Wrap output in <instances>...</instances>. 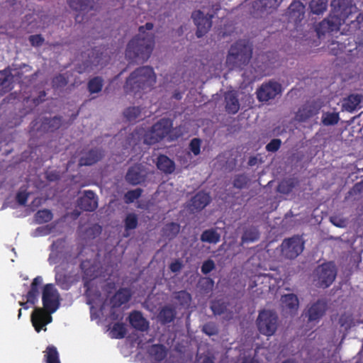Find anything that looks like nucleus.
I'll return each instance as SVG.
<instances>
[{"label": "nucleus", "mask_w": 363, "mask_h": 363, "mask_svg": "<svg viewBox=\"0 0 363 363\" xmlns=\"http://www.w3.org/2000/svg\"><path fill=\"white\" fill-rule=\"evenodd\" d=\"M43 308H35L30 315V321L35 330L40 333L46 331V325L52 322L51 314L60 306V294L52 284L43 286L42 292Z\"/></svg>", "instance_id": "1"}, {"label": "nucleus", "mask_w": 363, "mask_h": 363, "mask_svg": "<svg viewBox=\"0 0 363 363\" xmlns=\"http://www.w3.org/2000/svg\"><path fill=\"white\" fill-rule=\"evenodd\" d=\"M331 7L329 17L316 26L315 31L319 38L326 33L339 30L340 26L346 23L357 9L352 4L351 0H332Z\"/></svg>", "instance_id": "2"}, {"label": "nucleus", "mask_w": 363, "mask_h": 363, "mask_svg": "<svg viewBox=\"0 0 363 363\" xmlns=\"http://www.w3.org/2000/svg\"><path fill=\"white\" fill-rule=\"evenodd\" d=\"M152 23L147 22L139 27V34L132 38L127 45L125 57L131 61L147 60L155 45V36L146 30H152Z\"/></svg>", "instance_id": "3"}, {"label": "nucleus", "mask_w": 363, "mask_h": 363, "mask_svg": "<svg viewBox=\"0 0 363 363\" xmlns=\"http://www.w3.org/2000/svg\"><path fill=\"white\" fill-rule=\"evenodd\" d=\"M156 82V75L153 69L149 66L137 68L127 78L124 85L127 94H140L146 89H150Z\"/></svg>", "instance_id": "4"}, {"label": "nucleus", "mask_w": 363, "mask_h": 363, "mask_svg": "<svg viewBox=\"0 0 363 363\" xmlns=\"http://www.w3.org/2000/svg\"><path fill=\"white\" fill-rule=\"evenodd\" d=\"M252 45L247 40L240 39L231 45L226 57V65L230 69H242L248 65L252 56Z\"/></svg>", "instance_id": "5"}, {"label": "nucleus", "mask_w": 363, "mask_h": 363, "mask_svg": "<svg viewBox=\"0 0 363 363\" xmlns=\"http://www.w3.org/2000/svg\"><path fill=\"white\" fill-rule=\"evenodd\" d=\"M172 125L173 123L170 119L161 118L145 131L143 135L144 143L150 145L160 142L169 135Z\"/></svg>", "instance_id": "6"}, {"label": "nucleus", "mask_w": 363, "mask_h": 363, "mask_svg": "<svg viewBox=\"0 0 363 363\" xmlns=\"http://www.w3.org/2000/svg\"><path fill=\"white\" fill-rule=\"evenodd\" d=\"M278 319V315L272 311H260L257 319L258 330L264 335H273L277 330Z\"/></svg>", "instance_id": "7"}, {"label": "nucleus", "mask_w": 363, "mask_h": 363, "mask_svg": "<svg viewBox=\"0 0 363 363\" xmlns=\"http://www.w3.org/2000/svg\"><path fill=\"white\" fill-rule=\"evenodd\" d=\"M328 309V305L326 300L320 298L308 304L302 315L308 324L315 325L325 316Z\"/></svg>", "instance_id": "8"}, {"label": "nucleus", "mask_w": 363, "mask_h": 363, "mask_svg": "<svg viewBox=\"0 0 363 363\" xmlns=\"http://www.w3.org/2000/svg\"><path fill=\"white\" fill-rule=\"evenodd\" d=\"M316 285L325 289L329 287L335 281L337 276V269L333 262L324 263L316 269Z\"/></svg>", "instance_id": "9"}, {"label": "nucleus", "mask_w": 363, "mask_h": 363, "mask_svg": "<svg viewBox=\"0 0 363 363\" xmlns=\"http://www.w3.org/2000/svg\"><path fill=\"white\" fill-rule=\"evenodd\" d=\"M304 248V243L299 236L285 239L281 243L282 254L288 259H293L300 255Z\"/></svg>", "instance_id": "10"}, {"label": "nucleus", "mask_w": 363, "mask_h": 363, "mask_svg": "<svg viewBox=\"0 0 363 363\" xmlns=\"http://www.w3.org/2000/svg\"><path fill=\"white\" fill-rule=\"evenodd\" d=\"M38 122L34 120L31 123L30 132L36 130L37 132L40 133H53L58 130L62 124V116H54L52 118L44 117L40 120V124L37 127Z\"/></svg>", "instance_id": "11"}, {"label": "nucleus", "mask_w": 363, "mask_h": 363, "mask_svg": "<svg viewBox=\"0 0 363 363\" xmlns=\"http://www.w3.org/2000/svg\"><path fill=\"white\" fill-rule=\"evenodd\" d=\"M281 93V85L274 81L262 84L257 90V98L260 102H267Z\"/></svg>", "instance_id": "12"}, {"label": "nucleus", "mask_w": 363, "mask_h": 363, "mask_svg": "<svg viewBox=\"0 0 363 363\" xmlns=\"http://www.w3.org/2000/svg\"><path fill=\"white\" fill-rule=\"evenodd\" d=\"M213 14H207L206 16L200 11H194L191 14V18L196 26V35L198 38L203 37L208 33L212 26Z\"/></svg>", "instance_id": "13"}, {"label": "nucleus", "mask_w": 363, "mask_h": 363, "mask_svg": "<svg viewBox=\"0 0 363 363\" xmlns=\"http://www.w3.org/2000/svg\"><path fill=\"white\" fill-rule=\"evenodd\" d=\"M77 206L84 211H94L98 207V199L91 190L85 191L84 195L77 199Z\"/></svg>", "instance_id": "14"}, {"label": "nucleus", "mask_w": 363, "mask_h": 363, "mask_svg": "<svg viewBox=\"0 0 363 363\" xmlns=\"http://www.w3.org/2000/svg\"><path fill=\"white\" fill-rule=\"evenodd\" d=\"M128 322L132 328L140 332H146L150 328L149 321L143 316L142 312L133 311L128 317Z\"/></svg>", "instance_id": "15"}, {"label": "nucleus", "mask_w": 363, "mask_h": 363, "mask_svg": "<svg viewBox=\"0 0 363 363\" xmlns=\"http://www.w3.org/2000/svg\"><path fill=\"white\" fill-rule=\"evenodd\" d=\"M103 157L104 151L102 149L91 148L79 158V165L81 167L93 165L100 161Z\"/></svg>", "instance_id": "16"}, {"label": "nucleus", "mask_w": 363, "mask_h": 363, "mask_svg": "<svg viewBox=\"0 0 363 363\" xmlns=\"http://www.w3.org/2000/svg\"><path fill=\"white\" fill-rule=\"evenodd\" d=\"M281 307L284 312L290 315H295L299 306V301L296 295L288 294L281 296Z\"/></svg>", "instance_id": "17"}, {"label": "nucleus", "mask_w": 363, "mask_h": 363, "mask_svg": "<svg viewBox=\"0 0 363 363\" xmlns=\"http://www.w3.org/2000/svg\"><path fill=\"white\" fill-rule=\"evenodd\" d=\"M126 182L131 185H138L145 181V175L143 174V167L141 164H135L130 167L126 174Z\"/></svg>", "instance_id": "18"}, {"label": "nucleus", "mask_w": 363, "mask_h": 363, "mask_svg": "<svg viewBox=\"0 0 363 363\" xmlns=\"http://www.w3.org/2000/svg\"><path fill=\"white\" fill-rule=\"evenodd\" d=\"M211 201L209 194L200 191L191 198L190 208L191 211H201L209 204Z\"/></svg>", "instance_id": "19"}, {"label": "nucleus", "mask_w": 363, "mask_h": 363, "mask_svg": "<svg viewBox=\"0 0 363 363\" xmlns=\"http://www.w3.org/2000/svg\"><path fill=\"white\" fill-rule=\"evenodd\" d=\"M305 6L299 1H294L287 9V14L290 20L295 23L300 22L304 16Z\"/></svg>", "instance_id": "20"}, {"label": "nucleus", "mask_w": 363, "mask_h": 363, "mask_svg": "<svg viewBox=\"0 0 363 363\" xmlns=\"http://www.w3.org/2000/svg\"><path fill=\"white\" fill-rule=\"evenodd\" d=\"M98 0H67L69 6L76 11L88 12L96 9Z\"/></svg>", "instance_id": "21"}, {"label": "nucleus", "mask_w": 363, "mask_h": 363, "mask_svg": "<svg viewBox=\"0 0 363 363\" xmlns=\"http://www.w3.org/2000/svg\"><path fill=\"white\" fill-rule=\"evenodd\" d=\"M130 290L128 288H121L111 298V303L113 308L121 307L128 303L131 298Z\"/></svg>", "instance_id": "22"}, {"label": "nucleus", "mask_w": 363, "mask_h": 363, "mask_svg": "<svg viewBox=\"0 0 363 363\" xmlns=\"http://www.w3.org/2000/svg\"><path fill=\"white\" fill-rule=\"evenodd\" d=\"M283 0H257L254 3V8L260 12L271 13L276 11Z\"/></svg>", "instance_id": "23"}, {"label": "nucleus", "mask_w": 363, "mask_h": 363, "mask_svg": "<svg viewBox=\"0 0 363 363\" xmlns=\"http://www.w3.org/2000/svg\"><path fill=\"white\" fill-rule=\"evenodd\" d=\"M42 284V277L38 276L33 279L30 289L26 294L28 302H30V304L35 305L37 303Z\"/></svg>", "instance_id": "24"}, {"label": "nucleus", "mask_w": 363, "mask_h": 363, "mask_svg": "<svg viewBox=\"0 0 363 363\" xmlns=\"http://www.w3.org/2000/svg\"><path fill=\"white\" fill-rule=\"evenodd\" d=\"M13 76L9 69L0 71V92H9L13 89Z\"/></svg>", "instance_id": "25"}, {"label": "nucleus", "mask_w": 363, "mask_h": 363, "mask_svg": "<svg viewBox=\"0 0 363 363\" xmlns=\"http://www.w3.org/2000/svg\"><path fill=\"white\" fill-rule=\"evenodd\" d=\"M363 99L361 94H350L343 100L342 108L347 111L352 112L354 110L360 108V103Z\"/></svg>", "instance_id": "26"}, {"label": "nucleus", "mask_w": 363, "mask_h": 363, "mask_svg": "<svg viewBox=\"0 0 363 363\" xmlns=\"http://www.w3.org/2000/svg\"><path fill=\"white\" fill-rule=\"evenodd\" d=\"M157 167L165 174H172L175 170V164L167 155H160L157 157Z\"/></svg>", "instance_id": "27"}, {"label": "nucleus", "mask_w": 363, "mask_h": 363, "mask_svg": "<svg viewBox=\"0 0 363 363\" xmlns=\"http://www.w3.org/2000/svg\"><path fill=\"white\" fill-rule=\"evenodd\" d=\"M225 110L228 113L235 114L240 109V104L236 94L229 91L225 94Z\"/></svg>", "instance_id": "28"}, {"label": "nucleus", "mask_w": 363, "mask_h": 363, "mask_svg": "<svg viewBox=\"0 0 363 363\" xmlns=\"http://www.w3.org/2000/svg\"><path fill=\"white\" fill-rule=\"evenodd\" d=\"M89 261H82L80 264V267L83 271L84 276L83 280L84 281V287L88 286V281L96 279L98 277V273L96 270V267L94 265L89 266Z\"/></svg>", "instance_id": "29"}, {"label": "nucleus", "mask_w": 363, "mask_h": 363, "mask_svg": "<svg viewBox=\"0 0 363 363\" xmlns=\"http://www.w3.org/2000/svg\"><path fill=\"white\" fill-rule=\"evenodd\" d=\"M317 113L312 105L306 104L298 109L296 114V118L299 122H306Z\"/></svg>", "instance_id": "30"}, {"label": "nucleus", "mask_w": 363, "mask_h": 363, "mask_svg": "<svg viewBox=\"0 0 363 363\" xmlns=\"http://www.w3.org/2000/svg\"><path fill=\"white\" fill-rule=\"evenodd\" d=\"M43 360L45 363H61L60 354L55 345H48L45 350L43 351Z\"/></svg>", "instance_id": "31"}, {"label": "nucleus", "mask_w": 363, "mask_h": 363, "mask_svg": "<svg viewBox=\"0 0 363 363\" xmlns=\"http://www.w3.org/2000/svg\"><path fill=\"white\" fill-rule=\"evenodd\" d=\"M298 184V181L295 178L283 179L277 186V191L283 194H289Z\"/></svg>", "instance_id": "32"}, {"label": "nucleus", "mask_w": 363, "mask_h": 363, "mask_svg": "<svg viewBox=\"0 0 363 363\" xmlns=\"http://www.w3.org/2000/svg\"><path fill=\"white\" fill-rule=\"evenodd\" d=\"M138 225V216L134 213H128L124 219L125 233L123 237L128 238L130 235L129 231L135 229Z\"/></svg>", "instance_id": "33"}, {"label": "nucleus", "mask_w": 363, "mask_h": 363, "mask_svg": "<svg viewBox=\"0 0 363 363\" xmlns=\"http://www.w3.org/2000/svg\"><path fill=\"white\" fill-rule=\"evenodd\" d=\"M176 316V311L169 306H164L159 313V318L162 324L172 322Z\"/></svg>", "instance_id": "34"}, {"label": "nucleus", "mask_w": 363, "mask_h": 363, "mask_svg": "<svg viewBox=\"0 0 363 363\" xmlns=\"http://www.w3.org/2000/svg\"><path fill=\"white\" fill-rule=\"evenodd\" d=\"M201 240L204 242L216 244L220 240V235L214 228L205 230L201 235Z\"/></svg>", "instance_id": "35"}, {"label": "nucleus", "mask_w": 363, "mask_h": 363, "mask_svg": "<svg viewBox=\"0 0 363 363\" xmlns=\"http://www.w3.org/2000/svg\"><path fill=\"white\" fill-rule=\"evenodd\" d=\"M259 238V232L257 228L250 226L244 230L243 234L241 238L242 243L253 242L258 240Z\"/></svg>", "instance_id": "36"}, {"label": "nucleus", "mask_w": 363, "mask_h": 363, "mask_svg": "<svg viewBox=\"0 0 363 363\" xmlns=\"http://www.w3.org/2000/svg\"><path fill=\"white\" fill-rule=\"evenodd\" d=\"M180 230V225L179 224L171 222L169 223H167L163 228H162V235L169 240H172L174 238Z\"/></svg>", "instance_id": "37"}, {"label": "nucleus", "mask_w": 363, "mask_h": 363, "mask_svg": "<svg viewBox=\"0 0 363 363\" xmlns=\"http://www.w3.org/2000/svg\"><path fill=\"white\" fill-rule=\"evenodd\" d=\"M104 86V79L101 77H94L91 78L87 84V89L90 94L99 93Z\"/></svg>", "instance_id": "38"}, {"label": "nucleus", "mask_w": 363, "mask_h": 363, "mask_svg": "<svg viewBox=\"0 0 363 363\" xmlns=\"http://www.w3.org/2000/svg\"><path fill=\"white\" fill-rule=\"evenodd\" d=\"M149 353L150 355L153 356L157 361L163 360L167 355L165 347L160 344L152 345L149 350Z\"/></svg>", "instance_id": "39"}, {"label": "nucleus", "mask_w": 363, "mask_h": 363, "mask_svg": "<svg viewBox=\"0 0 363 363\" xmlns=\"http://www.w3.org/2000/svg\"><path fill=\"white\" fill-rule=\"evenodd\" d=\"M52 218V213L48 209L39 210L34 216L35 220L38 224L50 222Z\"/></svg>", "instance_id": "40"}, {"label": "nucleus", "mask_w": 363, "mask_h": 363, "mask_svg": "<svg viewBox=\"0 0 363 363\" xmlns=\"http://www.w3.org/2000/svg\"><path fill=\"white\" fill-rule=\"evenodd\" d=\"M141 108L139 106L128 107L123 111V116L128 122H135L140 117Z\"/></svg>", "instance_id": "41"}, {"label": "nucleus", "mask_w": 363, "mask_h": 363, "mask_svg": "<svg viewBox=\"0 0 363 363\" xmlns=\"http://www.w3.org/2000/svg\"><path fill=\"white\" fill-rule=\"evenodd\" d=\"M311 12L315 14L323 13L327 9V0H311L310 2Z\"/></svg>", "instance_id": "42"}, {"label": "nucleus", "mask_w": 363, "mask_h": 363, "mask_svg": "<svg viewBox=\"0 0 363 363\" xmlns=\"http://www.w3.org/2000/svg\"><path fill=\"white\" fill-rule=\"evenodd\" d=\"M340 121L339 113L336 112H328L323 115L322 123L325 125H336Z\"/></svg>", "instance_id": "43"}, {"label": "nucleus", "mask_w": 363, "mask_h": 363, "mask_svg": "<svg viewBox=\"0 0 363 363\" xmlns=\"http://www.w3.org/2000/svg\"><path fill=\"white\" fill-rule=\"evenodd\" d=\"M111 333H113V337L116 339L123 338L127 333L125 324L123 323H116L113 325Z\"/></svg>", "instance_id": "44"}, {"label": "nucleus", "mask_w": 363, "mask_h": 363, "mask_svg": "<svg viewBox=\"0 0 363 363\" xmlns=\"http://www.w3.org/2000/svg\"><path fill=\"white\" fill-rule=\"evenodd\" d=\"M142 193L143 189L140 188L128 191L124 195L125 203L128 204L133 203L136 199L141 196Z\"/></svg>", "instance_id": "45"}, {"label": "nucleus", "mask_w": 363, "mask_h": 363, "mask_svg": "<svg viewBox=\"0 0 363 363\" xmlns=\"http://www.w3.org/2000/svg\"><path fill=\"white\" fill-rule=\"evenodd\" d=\"M68 84V79L62 74H59L52 79V86L54 89H62Z\"/></svg>", "instance_id": "46"}, {"label": "nucleus", "mask_w": 363, "mask_h": 363, "mask_svg": "<svg viewBox=\"0 0 363 363\" xmlns=\"http://www.w3.org/2000/svg\"><path fill=\"white\" fill-rule=\"evenodd\" d=\"M345 48V43L339 41H333L329 45V52L331 55L337 56L344 52Z\"/></svg>", "instance_id": "47"}, {"label": "nucleus", "mask_w": 363, "mask_h": 363, "mask_svg": "<svg viewBox=\"0 0 363 363\" xmlns=\"http://www.w3.org/2000/svg\"><path fill=\"white\" fill-rule=\"evenodd\" d=\"M211 309L214 315L223 314L227 310L226 304L221 301H213L211 304Z\"/></svg>", "instance_id": "48"}, {"label": "nucleus", "mask_w": 363, "mask_h": 363, "mask_svg": "<svg viewBox=\"0 0 363 363\" xmlns=\"http://www.w3.org/2000/svg\"><path fill=\"white\" fill-rule=\"evenodd\" d=\"M249 182L248 177L245 174H238L233 180V186L235 188L242 189L245 188Z\"/></svg>", "instance_id": "49"}, {"label": "nucleus", "mask_w": 363, "mask_h": 363, "mask_svg": "<svg viewBox=\"0 0 363 363\" xmlns=\"http://www.w3.org/2000/svg\"><path fill=\"white\" fill-rule=\"evenodd\" d=\"M175 298L182 306L189 305L191 300V294L186 291H180L177 293Z\"/></svg>", "instance_id": "50"}, {"label": "nucleus", "mask_w": 363, "mask_h": 363, "mask_svg": "<svg viewBox=\"0 0 363 363\" xmlns=\"http://www.w3.org/2000/svg\"><path fill=\"white\" fill-rule=\"evenodd\" d=\"M201 140L198 138H194L191 140L189 145V148L190 152H192L194 156H197L201 153Z\"/></svg>", "instance_id": "51"}, {"label": "nucleus", "mask_w": 363, "mask_h": 363, "mask_svg": "<svg viewBox=\"0 0 363 363\" xmlns=\"http://www.w3.org/2000/svg\"><path fill=\"white\" fill-rule=\"evenodd\" d=\"M215 268L216 264L214 261L211 259H208L203 262L201 267V271L203 274H208Z\"/></svg>", "instance_id": "52"}, {"label": "nucleus", "mask_w": 363, "mask_h": 363, "mask_svg": "<svg viewBox=\"0 0 363 363\" xmlns=\"http://www.w3.org/2000/svg\"><path fill=\"white\" fill-rule=\"evenodd\" d=\"M281 140L280 139H272L267 145L266 150L268 152H275L281 147Z\"/></svg>", "instance_id": "53"}, {"label": "nucleus", "mask_w": 363, "mask_h": 363, "mask_svg": "<svg viewBox=\"0 0 363 363\" xmlns=\"http://www.w3.org/2000/svg\"><path fill=\"white\" fill-rule=\"evenodd\" d=\"M202 331L208 336L215 335L218 333V329L213 323H208L203 326Z\"/></svg>", "instance_id": "54"}, {"label": "nucleus", "mask_w": 363, "mask_h": 363, "mask_svg": "<svg viewBox=\"0 0 363 363\" xmlns=\"http://www.w3.org/2000/svg\"><path fill=\"white\" fill-rule=\"evenodd\" d=\"M29 196V193L26 191H20L17 193L16 199L18 204L21 206H26L28 199Z\"/></svg>", "instance_id": "55"}, {"label": "nucleus", "mask_w": 363, "mask_h": 363, "mask_svg": "<svg viewBox=\"0 0 363 363\" xmlns=\"http://www.w3.org/2000/svg\"><path fill=\"white\" fill-rule=\"evenodd\" d=\"M29 42L32 46L38 47L43 45L44 42V38L41 35H31L28 38Z\"/></svg>", "instance_id": "56"}, {"label": "nucleus", "mask_w": 363, "mask_h": 363, "mask_svg": "<svg viewBox=\"0 0 363 363\" xmlns=\"http://www.w3.org/2000/svg\"><path fill=\"white\" fill-rule=\"evenodd\" d=\"M183 267L182 262L177 259H175L169 264V269L174 273H177L181 271Z\"/></svg>", "instance_id": "57"}, {"label": "nucleus", "mask_w": 363, "mask_h": 363, "mask_svg": "<svg viewBox=\"0 0 363 363\" xmlns=\"http://www.w3.org/2000/svg\"><path fill=\"white\" fill-rule=\"evenodd\" d=\"M101 227L99 224H94L87 230V233L93 234L94 236L98 235L101 233Z\"/></svg>", "instance_id": "58"}, {"label": "nucleus", "mask_w": 363, "mask_h": 363, "mask_svg": "<svg viewBox=\"0 0 363 363\" xmlns=\"http://www.w3.org/2000/svg\"><path fill=\"white\" fill-rule=\"evenodd\" d=\"M37 235H46L50 233V229L48 226L38 227L35 230Z\"/></svg>", "instance_id": "59"}, {"label": "nucleus", "mask_w": 363, "mask_h": 363, "mask_svg": "<svg viewBox=\"0 0 363 363\" xmlns=\"http://www.w3.org/2000/svg\"><path fill=\"white\" fill-rule=\"evenodd\" d=\"M65 279V276L62 274H56L55 276V280L57 284L59 286H62L63 285V280Z\"/></svg>", "instance_id": "60"}, {"label": "nucleus", "mask_w": 363, "mask_h": 363, "mask_svg": "<svg viewBox=\"0 0 363 363\" xmlns=\"http://www.w3.org/2000/svg\"><path fill=\"white\" fill-rule=\"evenodd\" d=\"M242 363H259V362L254 357H247L243 359Z\"/></svg>", "instance_id": "61"}, {"label": "nucleus", "mask_w": 363, "mask_h": 363, "mask_svg": "<svg viewBox=\"0 0 363 363\" xmlns=\"http://www.w3.org/2000/svg\"><path fill=\"white\" fill-rule=\"evenodd\" d=\"M81 213L80 211H79L78 210H74L73 211H72L70 213V216L73 218V219H77L79 218V216H80Z\"/></svg>", "instance_id": "62"}, {"label": "nucleus", "mask_w": 363, "mask_h": 363, "mask_svg": "<svg viewBox=\"0 0 363 363\" xmlns=\"http://www.w3.org/2000/svg\"><path fill=\"white\" fill-rule=\"evenodd\" d=\"M47 178L50 181H55L58 179V175L55 174H48Z\"/></svg>", "instance_id": "63"}, {"label": "nucleus", "mask_w": 363, "mask_h": 363, "mask_svg": "<svg viewBox=\"0 0 363 363\" xmlns=\"http://www.w3.org/2000/svg\"><path fill=\"white\" fill-rule=\"evenodd\" d=\"M356 20L358 23H363V13H359V15L356 17Z\"/></svg>", "instance_id": "64"}]
</instances>
